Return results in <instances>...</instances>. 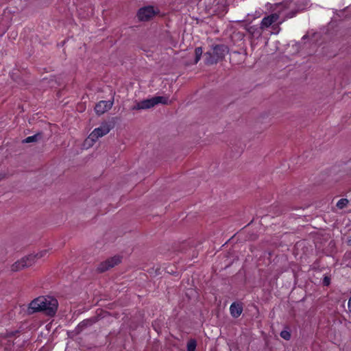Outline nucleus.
<instances>
[{
    "label": "nucleus",
    "mask_w": 351,
    "mask_h": 351,
    "mask_svg": "<svg viewBox=\"0 0 351 351\" xmlns=\"http://www.w3.org/2000/svg\"><path fill=\"white\" fill-rule=\"evenodd\" d=\"M99 319V316H93L88 319H84L82 322H81L78 326H77L75 330L77 333L81 332L82 330L86 329L88 327L91 326L96 322H97Z\"/></svg>",
    "instance_id": "obj_7"
},
{
    "label": "nucleus",
    "mask_w": 351,
    "mask_h": 351,
    "mask_svg": "<svg viewBox=\"0 0 351 351\" xmlns=\"http://www.w3.org/2000/svg\"><path fill=\"white\" fill-rule=\"evenodd\" d=\"M7 178V174L5 173H0V181Z\"/></svg>",
    "instance_id": "obj_22"
},
{
    "label": "nucleus",
    "mask_w": 351,
    "mask_h": 351,
    "mask_svg": "<svg viewBox=\"0 0 351 351\" xmlns=\"http://www.w3.org/2000/svg\"><path fill=\"white\" fill-rule=\"evenodd\" d=\"M43 138V134L41 132H38L36 134L33 136H29L25 138L23 143H31L34 142H38V141L41 140Z\"/></svg>",
    "instance_id": "obj_13"
},
{
    "label": "nucleus",
    "mask_w": 351,
    "mask_h": 351,
    "mask_svg": "<svg viewBox=\"0 0 351 351\" xmlns=\"http://www.w3.org/2000/svg\"><path fill=\"white\" fill-rule=\"evenodd\" d=\"M205 63L208 65H212L217 63L216 58L214 54L210 51H207L204 53Z\"/></svg>",
    "instance_id": "obj_14"
},
{
    "label": "nucleus",
    "mask_w": 351,
    "mask_h": 351,
    "mask_svg": "<svg viewBox=\"0 0 351 351\" xmlns=\"http://www.w3.org/2000/svg\"><path fill=\"white\" fill-rule=\"evenodd\" d=\"M322 284L324 286H328L330 284V278L329 276H325L324 279H323V282H322Z\"/></svg>",
    "instance_id": "obj_21"
},
{
    "label": "nucleus",
    "mask_w": 351,
    "mask_h": 351,
    "mask_svg": "<svg viewBox=\"0 0 351 351\" xmlns=\"http://www.w3.org/2000/svg\"><path fill=\"white\" fill-rule=\"evenodd\" d=\"M202 47H196L195 49V62L197 63L202 57Z\"/></svg>",
    "instance_id": "obj_18"
},
{
    "label": "nucleus",
    "mask_w": 351,
    "mask_h": 351,
    "mask_svg": "<svg viewBox=\"0 0 351 351\" xmlns=\"http://www.w3.org/2000/svg\"><path fill=\"white\" fill-rule=\"evenodd\" d=\"M247 30L248 33L252 35L253 36L256 35L260 36L262 33V30L260 29V27L258 28L255 25L250 26Z\"/></svg>",
    "instance_id": "obj_15"
},
{
    "label": "nucleus",
    "mask_w": 351,
    "mask_h": 351,
    "mask_svg": "<svg viewBox=\"0 0 351 351\" xmlns=\"http://www.w3.org/2000/svg\"><path fill=\"white\" fill-rule=\"evenodd\" d=\"M280 337L285 340H289L291 338V334L287 330H282L280 332Z\"/></svg>",
    "instance_id": "obj_19"
},
{
    "label": "nucleus",
    "mask_w": 351,
    "mask_h": 351,
    "mask_svg": "<svg viewBox=\"0 0 351 351\" xmlns=\"http://www.w3.org/2000/svg\"><path fill=\"white\" fill-rule=\"evenodd\" d=\"M348 306L350 312H351V297L349 298Z\"/></svg>",
    "instance_id": "obj_23"
},
{
    "label": "nucleus",
    "mask_w": 351,
    "mask_h": 351,
    "mask_svg": "<svg viewBox=\"0 0 351 351\" xmlns=\"http://www.w3.org/2000/svg\"><path fill=\"white\" fill-rule=\"evenodd\" d=\"M230 311L233 317L237 318L241 315L243 311V307L241 304L234 302L230 307Z\"/></svg>",
    "instance_id": "obj_12"
},
{
    "label": "nucleus",
    "mask_w": 351,
    "mask_h": 351,
    "mask_svg": "<svg viewBox=\"0 0 351 351\" xmlns=\"http://www.w3.org/2000/svg\"><path fill=\"white\" fill-rule=\"evenodd\" d=\"M347 243L348 245H351V236L348 237Z\"/></svg>",
    "instance_id": "obj_24"
},
{
    "label": "nucleus",
    "mask_w": 351,
    "mask_h": 351,
    "mask_svg": "<svg viewBox=\"0 0 351 351\" xmlns=\"http://www.w3.org/2000/svg\"><path fill=\"white\" fill-rule=\"evenodd\" d=\"M152 5L145 6L138 10L137 16L141 21H148L158 14Z\"/></svg>",
    "instance_id": "obj_5"
},
{
    "label": "nucleus",
    "mask_w": 351,
    "mask_h": 351,
    "mask_svg": "<svg viewBox=\"0 0 351 351\" xmlns=\"http://www.w3.org/2000/svg\"><path fill=\"white\" fill-rule=\"evenodd\" d=\"M349 201L346 198L340 199L338 202L337 203V207L339 209H343L345 207L347 206L348 204Z\"/></svg>",
    "instance_id": "obj_17"
},
{
    "label": "nucleus",
    "mask_w": 351,
    "mask_h": 351,
    "mask_svg": "<svg viewBox=\"0 0 351 351\" xmlns=\"http://www.w3.org/2000/svg\"><path fill=\"white\" fill-rule=\"evenodd\" d=\"M308 4L309 0H297V2L295 3L297 10L288 13L287 17L292 18L295 16L298 12L305 10L308 7Z\"/></svg>",
    "instance_id": "obj_11"
},
{
    "label": "nucleus",
    "mask_w": 351,
    "mask_h": 351,
    "mask_svg": "<svg viewBox=\"0 0 351 351\" xmlns=\"http://www.w3.org/2000/svg\"><path fill=\"white\" fill-rule=\"evenodd\" d=\"M112 128L111 124L108 122H103L99 127L95 128L93 132L89 134L88 139L92 141H96L99 138L102 137L107 134Z\"/></svg>",
    "instance_id": "obj_3"
},
{
    "label": "nucleus",
    "mask_w": 351,
    "mask_h": 351,
    "mask_svg": "<svg viewBox=\"0 0 351 351\" xmlns=\"http://www.w3.org/2000/svg\"><path fill=\"white\" fill-rule=\"evenodd\" d=\"M121 261V257L119 256H114L110 258H108L104 262L100 263L97 267V271L99 273H104L110 268L114 267V266L119 264Z\"/></svg>",
    "instance_id": "obj_4"
},
{
    "label": "nucleus",
    "mask_w": 351,
    "mask_h": 351,
    "mask_svg": "<svg viewBox=\"0 0 351 351\" xmlns=\"http://www.w3.org/2000/svg\"><path fill=\"white\" fill-rule=\"evenodd\" d=\"M227 52L228 47L226 46H225L224 45H216L213 47V51L212 53L214 54L218 62L219 61L222 60L224 58Z\"/></svg>",
    "instance_id": "obj_10"
},
{
    "label": "nucleus",
    "mask_w": 351,
    "mask_h": 351,
    "mask_svg": "<svg viewBox=\"0 0 351 351\" xmlns=\"http://www.w3.org/2000/svg\"><path fill=\"white\" fill-rule=\"evenodd\" d=\"M47 250H45L40 252L39 253H37L36 254H32L34 256V261L36 259L41 258L47 254Z\"/></svg>",
    "instance_id": "obj_20"
},
{
    "label": "nucleus",
    "mask_w": 351,
    "mask_h": 351,
    "mask_svg": "<svg viewBox=\"0 0 351 351\" xmlns=\"http://www.w3.org/2000/svg\"><path fill=\"white\" fill-rule=\"evenodd\" d=\"M112 106V102L110 101H99L95 107V112L99 114H103L108 110H109Z\"/></svg>",
    "instance_id": "obj_9"
},
{
    "label": "nucleus",
    "mask_w": 351,
    "mask_h": 351,
    "mask_svg": "<svg viewBox=\"0 0 351 351\" xmlns=\"http://www.w3.org/2000/svg\"><path fill=\"white\" fill-rule=\"evenodd\" d=\"M167 103L168 99L167 97L162 96H156L150 99H144L143 101L137 102L136 104L132 108V110H146L149 109L158 104H167Z\"/></svg>",
    "instance_id": "obj_2"
},
{
    "label": "nucleus",
    "mask_w": 351,
    "mask_h": 351,
    "mask_svg": "<svg viewBox=\"0 0 351 351\" xmlns=\"http://www.w3.org/2000/svg\"><path fill=\"white\" fill-rule=\"evenodd\" d=\"M58 300L50 296H39L34 299L28 306L27 313L33 314L37 312H43L46 315L52 317L58 310Z\"/></svg>",
    "instance_id": "obj_1"
},
{
    "label": "nucleus",
    "mask_w": 351,
    "mask_h": 351,
    "mask_svg": "<svg viewBox=\"0 0 351 351\" xmlns=\"http://www.w3.org/2000/svg\"><path fill=\"white\" fill-rule=\"evenodd\" d=\"M34 263V256L29 254L26 257L21 258L20 261L15 262L11 267L12 271H18L25 267H29Z\"/></svg>",
    "instance_id": "obj_6"
},
{
    "label": "nucleus",
    "mask_w": 351,
    "mask_h": 351,
    "mask_svg": "<svg viewBox=\"0 0 351 351\" xmlns=\"http://www.w3.org/2000/svg\"><path fill=\"white\" fill-rule=\"evenodd\" d=\"M278 19L279 14L277 13H274L264 17L261 21L260 29L261 30H263L265 28L269 27L273 23H276L278 20Z\"/></svg>",
    "instance_id": "obj_8"
},
{
    "label": "nucleus",
    "mask_w": 351,
    "mask_h": 351,
    "mask_svg": "<svg viewBox=\"0 0 351 351\" xmlns=\"http://www.w3.org/2000/svg\"><path fill=\"white\" fill-rule=\"evenodd\" d=\"M197 342L195 339H191L187 343V351H195Z\"/></svg>",
    "instance_id": "obj_16"
}]
</instances>
